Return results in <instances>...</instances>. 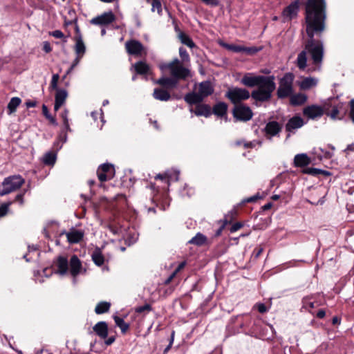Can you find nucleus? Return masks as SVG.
I'll return each mask as SVG.
<instances>
[{
  "label": "nucleus",
  "mask_w": 354,
  "mask_h": 354,
  "mask_svg": "<svg viewBox=\"0 0 354 354\" xmlns=\"http://www.w3.org/2000/svg\"><path fill=\"white\" fill-rule=\"evenodd\" d=\"M326 3L324 0H308L306 6V31L308 39L304 44V49L297 55L295 64L300 71L307 66V53L310 55L315 66L308 71H320L324 57L323 42L314 39L315 35H319L325 28Z\"/></svg>",
  "instance_id": "nucleus-1"
},
{
  "label": "nucleus",
  "mask_w": 354,
  "mask_h": 354,
  "mask_svg": "<svg viewBox=\"0 0 354 354\" xmlns=\"http://www.w3.org/2000/svg\"><path fill=\"white\" fill-rule=\"evenodd\" d=\"M274 80V75H255L248 73L241 78V83L248 87L258 86L252 91L251 97L257 102H264L271 99L272 93L276 88Z\"/></svg>",
  "instance_id": "nucleus-2"
},
{
  "label": "nucleus",
  "mask_w": 354,
  "mask_h": 354,
  "mask_svg": "<svg viewBox=\"0 0 354 354\" xmlns=\"http://www.w3.org/2000/svg\"><path fill=\"white\" fill-rule=\"evenodd\" d=\"M263 322L260 319L246 316L239 324V327L246 335L260 337L263 335Z\"/></svg>",
  "instance_id": "nucleus-3"
},
{
  "label": "nucleus",
  "mask_w": 354,
  "mask_h": 354,
  "mask_svg": "<svg viewBox=\"0 0 354 354\" xmlns=\"http://www.w3.org/2000/svg\"><path fill=\"white\" fill-rule=\"evenodd\" d=\"M161 68L169 70L171 76L175 78L178 82L179 80H185L191 76L190 71L184 67L178 58L163 65Z\"/></svg>",
  "instance_id": "nucleus-4"
},
{
  "label": "nucleus",
  "mask_w": 354,
  "mask_h": 354,
  "mask_svg": "<svg viewBox=\"0 0 354 354\" xmlns=\"http://www.w3.org/2000/svg\"><path fill=\"white\" fill-rule=\"evenodd\" d=\"M295 75L292 73H286L279 80V87L277 91V97L283 99L293 93V81Z\"/></svg>",
  "instance_id": "nucleus-5"
},
{
  "label": "nucleus",
  "mask_w": 354,
  "mask_h": 354,
  "mask_svg": "<svg viewBox=\"0 0 354 354\" xmlns=\"http://www.w3.org/2000/svg\"><path fill=\"white\" fill-rule=\"evenodd\" d=\"M24 183L25 180L20 175L6 177L2 182L3 189L0 190V196L7 195L19 189Z\"/></svg>",
  "instance_id": "nucleus-6"
},
{
  "label": "nucleus",
  "mask_w": 354,
  "mask_h": 354,
  "mask_svg": "<svg viewBox=\"0 0 354 354\" xmlns=\"http://www.w3.org/2000/svg\"><path fill=\"white\" fill-rule=\"evenodd\" d=\"M250 96L251 94L248 90L239 87L230 88L225 94V97L235 106L249 99Z\"/></svg>",
  "instance_id": "nucleus-7"
},
{
  "label": "nucleus",
  "mask_w": 354,
  "mask_h": 354,
  "mask_svg": "<svg viewBox=\"0 0 354 354\" xmlns=\"http://www.w3.org/2000/svg\"><path fill=\"white\" fill-rule=\"evenodd\" d=\"M232 115L236 121L247 122L252 118L253 113L249 106L240 104L234 106Z\"/></svg>",
  "instance_id": "nucleus-8"
},
{
  "label": "nucleus",
  "mask_w": 354,
  "mask_h": 354,
  "mask_svg": "<svg viewBox=\"0 0 354 354\" xmlns=\"http://www.w3.org/2000/svg\"><path fill=\"white\" fill-rule=\"evenodd\" d=\"M97 175L100 182H105L111 179L115 175L113 165L109 163L101 165L97 170Z\"/></svg>",
  "instance_id": "nucleus-9"
},
{
  "label": "nucleus",
  "mask_w": 354,
  "mask_h": 354,
  "mask_svg": "<svg viewBox=\"0 0 354 354\" xmlns=\"http://www.w3.org/2000/svg\"><path fill=\"white\" fill-rule=\"evenodd\" d=\"M115 19L114 14L111 12H106L101 15L93 18L90 23L97 26H106L111 24Z\"/></svg>",
  "instance_id": "nucleus-10"
},
{
  "label": "nucleus",
  "mask_w": 354,
  "mask_h": 354,
  "mask_svg": "<svg viewBox=\"0 0 354 354\" xmlns=\"http://www.w3.org/2000/svg\"><path fill=\"white\" fill-rule=\"evenodd\" d=\"M324 113L323 108L316 104L307 106L303 109L304 115L312 120L320 118Z\"/></svg>",
  "instance_id": "nucleus-11"
},
{
  "label": "nucleus",
  "mask_w": 354,
  "mask_h": 354,
  "mask_svg": "<svg viewBox=\"0 0 354 354\" xmlns=\"http://www.w3.org/2000/svg\"><path fill=\"white\" fill-rule=\"evenodd\" d=\"M282 129V126L277 121L268 122L264 129L265 136L267 139L271 140L272 137L278 135Z\"/></svg>",
  "instance_id": "nucleus-12"
},
{
  "label": "nucleus",
  "mask_w": 354,
  "mask_h": 354,
  "mask_svg": "<svg viewBox=\"0 0 354 354\" xmlns=\"http://www.w3.org/2000/svg\"><path fill=\"white\" fill-rule=\"evenodd\" d=\"M299 11V2L295 1L286 7L282 12L283 21H291L297 16Z\"/></svg>",
  "instance_id": "nucleus-13"
},
{
  "label": "nucleus",
  "mask_w": 354,
  "mask_h": 354,
  "mask_svg": "<svg viewBox=\"0 0 354 354\" xmlns=\"http://www.w3.org/2000/svg\"><path fill=\"white\" fill-rule=\"evenodd\" d=\"M304 124L303 119L300 116H293L288 120L286 124V131L288 132L287 138L290 136L291 133H294L297 129L301 128Z\"/></svg>",
  "instance_id": "nucleus-14"
},
{
  "label": "nucleus",
  "mask_w": 354,
  "mask_h": 354,
  "mask_svg": "<svg viewBox=\"0 0 354 354\" xmlns=\"http://www.w3.org/2000/svg\"><path fill=\"white\" fill-rule=\"evenodd\" d=\"M125 48L129 55L136 56L141 55L144 49V46L141 42L134 39L127 41L125 44Z\"/></svg>",
  "instance_id": "nucleus-15"
},
{
  "label": "nucleus",
  "mask_w": 354,
  "mask_h": 354,
  "mask_svg": "<svg viewBox=\"0 0 354 354\" xmlns=\"http://www.w3.org/2000/svg\"><path fill=\"white\" fill-rule=\"evenodd\" d=\"M189 111L194 113V114L197 116H204L205 118L209 117L212 114L210 106L201 103L196 105L194 109L193 108H190Z\"/></svg>",
  "instance_id": "nucleus-16"
},
{
  "label": "nucleus",
  "mask_w": 354,
  "mask_h": 354,
  "mask_svg": "<svg viewBox=\"0 0 354 354\" xmlns=\"http://www.w3.org/2000/svg\"><path fill=\"white\" fill-rule=\"evenodd\" d=\"M70 273L75 278L80 272L82 268V262L77 255L74 254L70 259Z\"/></svg>",
  "instance_id": "nucleus-17"
},
{
  "label": "nucleus",
  "mask_w": 354,
  "mask_h": 354,
  "mask_svg": "<svg viewBox=\"0 0 354 354\" xmlns=\"http://www.w3.org/2000/svg\"><path fill=\"white\" fill-rule=\"evenodd\" d=\"M198 92L205 99L214 93V88L209 81H204L199 84Z\"/></svg>",
  "instance_id": "nucleus-18"
},
{
  "label": "nucleus",
  "mask_w": 354,
  "mask_h": 354,
  "mask_svg": "<svg viewBox=\"0 0 354 354\" xmlns=\"http://www.w3.org/2000/svg\"><path fill=\"white\" fill-rule=\"evenodd\" d=\"M68 241L71 244L79 243L84 237V232L82 230L71 229L66 232Z\"/></svg>",
  "instance_id": "nucleus-19"
},
{
  "label": "nucleus",
  "mask_w": 354,
  "mask_h": 354,
  "mask_svg": "<svg viewBox=\"0 0 354 354\" xmlns=\"http://www.w3.org/2000/svg\"><path fill=\"white\" fill-rule=\"evenodd\" d=\"M318 79L316 77H306L298 83V85L301 90H308L315 87L318 84Z\"/></svg>",
  "instance_id": "nucleus-20"
},
{
  "label": "nucleus",
  "mask_w": 354,
  "mask_h": 354,
  "mask_svg": "<svg viewBox=\"0 0 354 354\" xmlns=\"http://www.w3.org/2000/svg\"><path fill=\"white\" fill-rule=\"evenodd\" d=\"M56 266L57 268V273L64 275L67 273L68 270V262L66 257L59 256L57 257Z\"/></svg>",
  "instance_id": "nucleus-21"
},
{
  "label": "nucleus",
  "mask_w": 354,
  "mask_h": 354,
  "mask_svg": "<svg viewBox=\"0 0 354 354\" xmlns=\"http://www.w3.org/2000/svg\"><path fill=\"white\" fill-rule=\"evenodd\" d=\"M95 333L102 339L108 336V326L105 322H99L93 326Z\"/></svg>",
  "instance_id": "nucleus-22"
},
{
  "label": "nucleus",
  "mask_w": 354,
  "mask_h": 354,
  "mask_svg": "<svg viewBox=\"0 0 354 354\" xmlns=\"http://www.w3.org/2000/svg\"><path fill=\"white\" fill-rule=\"evenodd\" d=\"M203 98L201 96V95L198 93L190 92L187 93L184 96V100L189 104H198L203 101Z\"/></svg>",
  "instance_id": "nucleus-23"
},
{
  "label": "nucleus",
  "mask_w": 354,
  "mask_h": 354,
  "mask_svg": "<svg viewBox=\"0 0 354 354\" xmlns=\"http://www.w3.org/2000/svg\"><path fill=\"white\" fill-rule=\"evenodd\" d=\"M156 84L167 88H173L176 87L178 82L172 77H162L156 81Z\"/></svg>",
  "instance_id": "nucleus-24"
},
{
  "label": "nucleus",
  "mask_w": 354,
  "mask_h": 354,
  "mask_svg": "<svg viewBox=\"0 0 354 354\" xmlns=\"http://www.w3.org/2000/svg\"><path fill=\"white\" fill-rule=\"evenodd\" d=\"M227 104L225 102H220L216 103L212 109V112L214 115L218 117H223L227 114Z\"/></svg>",
  "instance_id": "nucleus-25"
},
{
  "label": "nucleus",
  "mask_w": 354,
  "mask_h": 354,
  "mask_svg": "<svg viewBox=\"0 0 354 354\" xmlns=\"http://www.w3.org/2000/svg\"><path fill=\"white\" fill-rule=\"evenodd\" d=\"M153 96L156 100H160V101H168L171 98V95L169 93L160 88H156L153 90Z\"/></svg>",
  "instance_id": "nucleus-26"
},
{
  "label": "nucleus",
  "mask_w": 354,
  "mask_h": 354,
  "mask_svg": "<svg viewBox=\"0 0 354 354\" xmlns=\"http://www.w3.org/2000/svg\"><path fill=\"white\" fill-rule=\"evenodd\" d=\"M290 97V104L293 106L301 105L307 100V96L304 93L292 94Z\"/></svg>",
  "instance_id": "nucleus-27"
},
{
  "label": "nucleus",
  "mask_w": 354,
  "mask_h": 354,
  "mask_svg": "<svg viewBox=\"0 0 354 354\" xmlns=\"http://www.w3.org/2000/svg\"><path fill=\"white\" fill-rule=\"evenodd\" d=\"M294 163L297 167H305L309 165L310 159L305 153L297 154L295 156Z\"/></svg>",
  "instance_id": "nucleus-28"
},
{
  "label": "nucleus",
  "mask_w": 354,
  "mask_h": 354,
  "mask_svg": "<svg viewBox=\"0 0 354 354\" xmlns=\"http://www.w3.org/2000/svg\"><path fill=\"white\" fill-rule=\"evenodd\" d=\"M92 260L94 263L97 266H101L104 263V257L102 253L101 250L97 248L92 253Z\"/></svg>",
  "instance_id": "nucleus-29"
},
{
  "label": "nucleus",
  "mask_w": 354,
  "mask_h": 354,
  "mask_svg": "<svg viewBox=\"0 0 354 354\" xmlns=\"http://www.w3.org/2000/svg\"><path fill=\"white\" fill-rule=\"evenodd\" d=\"M133 68L137 74L139 75H146L148 73L149 71V65L142 61H139L133 65Z\"/></svg>",
  "instance_id": "nucleus-30"
},
{
  "label": "nucleus",
  "mask_w": 354,
  "mask_h": 354,
  "mask_svg": "<svg viewBox=\"0 0 354 354\" xmlns=\"http://www.w3.org/2000/svg\"><path fill=\"white\" fill-rule=\"evenodd\" d=\"M75 51L77 56L82 57L86 51V47L84 44L82 37H79L78 38H75Z\"/></svg>",
  "instance_id": "nucleus-31"
},
{
  "label": "nucleus",
  "mask_w": 354,
  "mask_h": 354,
  "mask_svg": "<svg viewBox=\"0 0 354 354\" xmlns=\"http://www.w3.org/2000/svg\"><path fill=\"white\" fill-rule=\"evenodd\" d=\"M21 103V100L19 97H12L7 106L8 113L9 115H10V114L15 113L17 110V108L20 105Z\"/></svg>",
  "instance_id": "nucleus-32"
},
{
  "label": "nucleus",
  "mask_w": 354,
  "mask_h": 354,
  "mask_svg": "<svg viewBox=\"0 0 354 354\" xmlns=\"http://www.w3.org/2000/svg\"><path fill=\"white\" fill-rule=\"evenodd\" d=\"M178 38L180 39L182 44L186 45L190 48H193L196 46L194 42L191 37L183 32H180L178 34Z\"/></svg>",
  "instance_id": "nucleus-33"
},
{
  "label": "nucleus",
  "mask_w": 354,
  "mask_h": 354,
  "mask_svg": "<svg viewBox=\"0 0 354 354\" xmlns=\"http://www.w3.org/2000/svg\"><path fill=\"white\" fill-rule=\"evenodd\" d=\"M67 96L68 93L65 89H57L55 97V102L63 105L67 98Z\"/></svg>",
  "instance_id": "nucleus-34"
},
{
  "label": "nucleus",
  "mask_w": 354,
  "mask_h": 354,
  "mask_svg": "<svg viewBox=\"0 0 354 354\" xmlns=\"http://www.w3.org/2000/svg\"><path fill=\"white\" fill-rule=\"evenodd\" d=\"M111 304L107 301H101L97 304L95 308V313L97 315L108 312L110 309Z\"/></svg>",
  "instance_id": "nucleus-35"
},
{
  "label": "nucleus",
  "mask_w": 354,
  "mask_h": 354,
  "mask_svg": "<svg viewBox=\"0 0 354 354\" xmlns=\"http://www.w3.org/2000/svg\"><path fill=\"white\" fill-rule=\"evenodd\" d=\"M207 241V237L203 234L198 232L194 236L191 240L189 241V243L194 244L198 246L203 245Z\"/></svg>",
  "instance_id": "nucleus-36"
},
{
  "label": "nucleus",
  "mask_w": 354,
  "mask_h": 354,
  "mask_svg": "<svg viewBox=\"0 0 354 354\" xmlns=\"http://www.w3.org/2000/svg\"><path fill=\"white\" fill-rule=\"evenodd\" d=\"M313 296H307L302 299V308L310 312L311 309L315 308V302L312 301Z\"/></svg>",
  "instance_id": "nucleus-37"
},
{
  "label": "nucleus",
  "mask_w": 354,
  "mask_h": 354,
  "mask_svg": "<svg viewBox=\"0 0 354 354\" xmlns=\"http://www.w3.org/2000/svg\"><path fill=\"white\" fill-rule=\"evenodd\" d=\"M114 320L115 324L121 329V331L126 333L129 328V324L126 323L122 318L117 316L114 317Z\"/></svg>",
  "instance_id": "nucleus-38"
},
{
  "label": "nucleus",
  "mask_w": 354,
  "mask_h": 354,
  "mask_svg": "<svg viewBox=\"0 0 354 354\" xmlns=\"http://www.w3.org/2000/svg\"><path fill=\"white\" fill-rule=\"evenodd\" d=\"M179 178V171L177 170L167 171H166V179L167 180L168 184L170 181H177Z\"/></svg>",
  "instance_id": "nucleus-39"
},
{
  "label": "nucleus",
  "mask_w": 354,
  "mask_h": 354,
  "mask_svg": "<svg viewBox=\"0 0 354 354\" xmlns=\"http://www.w3.org/2000/svg\"><path fill=\"white\" fill-rule=\"evenodd\" d=\"M42 113H43L44 115L50 121V122L52 124H53L55 126H57L58 124L55 118L53 117L50 114L48 107L45 104H43V106H42Z\"/></svg>",
  "instance_id": "nucleus-40"
},
{
  "label": "nucleus",
  "mask_w": 354,
  "mask_h": 354,
  "mask_svg": "<svg viewBox=\"0 0 354 354\" xmlns=\"http://www.w3.org/2000/svg\"><path fill=\"white\" fill-rule=\"evenodd\" d=\"M67 131H66V129L61 131V132L59 133V134L58 136L57 141L55 142V145H57L59 144V142H62L61 145L59 146V149L62 148V145L67 141V139H68Z\"/></svg>",
  "instance_id": "nucleus-41"
},
{
  "label": "nucleus",
  "mask_w": 354,
  "mask_h": 354,
  "mask_svg": "<svg viewBox=\"0 0 354 354\" xmlns=\"http://www.w3.org/2000/svg\"><path fill=\"white\" fill-rule=\"evenodd\" d=\"M56 160V155L52 152H48L44 157V162L46 165H53Z\"/></svg>",
  "instance_id": "nucleus-42"
},
{
  "label": "nucleus",
  "mask_w": 354,
  "mask_h": 354,
  "mask_svg": "<svg viewBox=\"0 0 354 354\" xmlns=\"http://www.w3.org/2000/svg\"><path fill=\"white\" fill-rule=\"evenodd\" d=\"M68 111L67 109H64L62 113H61V117L63 120L64 129H66V131H71V129L70 128L68 118Z\"/></svg>",
  "instance_id": "nucleus-43"
},
{
  "label": "nucleus",
  "mask_w": 354,
  "mask_h": 354,
  "mask_svg": "<svg viewBox=\"0 0 354 354\" xmlns=\"http://www.w3.org/2000/svg\"><path fill=\"white\" fill-rule=\"evenodd\" d=\"M261 49V48H257L255 46H252V47L243 46V53H245L247 55H252L256 54L259 51H260Z\"/></svg>",
  "instance_id": "nucleus-44"
},
{
  "label": "nucleus",
  "mask_w": 354,
  "mask_h": 354,
  "mask_svg": "<svg viewBox=\"0 0 354 354\" xmlns=\"http://www.w3.org/2000/svg\"><path fill=\"white\" fill-rule=\"evenodd\" d=\"M151 6V10L153 12L156 10L158 14H160L162 12V5L159 0L152 1Z\"/></svg>",
  "instance_id": "nucleus-45"
},
{
  "label": "nucleus",
  "mask_w": 354,
  "mask_h": 354,
  "mask_svg": "<svg viewBox=\"0 0 354 354\" xmlns=\"http://www.w3.org/2000/svg\"><path fill=\"white\" fill-rule=\"evenodd\" d=\"M59 79V74H54L52 77L50 87L53 90L59 89L57 88V83Z\"/></svg>",
  "instance_id": "nucleus-46"
},
{
  "label": "nucleus",
  "mask_w": 354,
  "mask_h": 354,
  "mask_svg": "<svg viewBox=\"0 0 354 354\" xmlns=\"http://www.w3.org/2000/svg\"><path fill=\"white\" fill-rule=\"evenodd\" d=\"M12 203V202L10 201V202L3 203L0 206V217H2L7 214V212L8 211V208Z\"/></svg>",
  "instance_id": "nucleus-47"
},
{
  "label": "nucleus",
  "mask_w": 354,
  "mask_h": 354,
  "mask_svg": "<svg viewBox=\"0 0 354 354\" xmlns=\"http://www.w3.org/2000/svg\"><path fill=\"white\" fill-rule=\"evenodd\" d=\"M49 34H50V35L54 37L55 38L64 39V41L66 42V37H64V33L59 30H56L50 32Z\"/></svg>",
  "instance_id": "nucleus-48"
},
{
  "label": "nucleus",
  "mask_w": 354,
  "mask_h": 354,
  "mask_svg": "<svg viewBox=\"0 0 354 354\" xmlns=\"http://www.w3.org/2000/svg\"><path fill=\"white\" fill-rule=\"evenodd\" d=\"M339 113L338 107L334 106L332 110L330 111L328 109H326V114L329 115L331 118L335 119Z\"/></svg>",
  "instance_id": "nucleus-49"
},
{
  "label": "nucleus",
  "mask_w": 354,
  "mask_h": 354,
  "mask_svg": "<svg viewBox=\"0 0 354 354\" xmlns=\"http://www.w3.org/2000/svg\"><path fill=\"white\" fill-rule=\"evenodd\" d=\"M226 47L228 50H230L234 53H243V46L240 45H226Z\"/></svg>",
  "instance_id": "nucleus-50"
},
{
  "label": "nucleus",
  "mask_w": 354,
  "mask_h": 354,
  "mask_svg": "<svg viewBox=\"0 0 354 354\" xmlns=\"http://www.w3.org/2000/svg\"><path fill=\"white\" fill-rule=\"evenodd\" d=\"M151 306L149 304H146L144 306L137 307L136 308V312L138 313H142L145 311H151Z\"/></svg>",
  "instance_id": "nucleus-51"
},
{
  "label": "nucleus",
  "mask_w": 354,
  "mask_h": 354,
  "mask_svg": "<svg viewBox=\"0 0 354 354\" xmlns=\"http://www.w3.org/2000/svg\"><path fill=\"white\" fill-rule=\"evenodd\" d=\"M179 54L183 61L186 62L189 59V55L184 48L180 47L179 48Z\"/></svg>",
  "instance_id": "nucleus-52"
},
{
  "label": "nucleus",
  "mask_w": 354,
  "mask_h": 354,
  "mask_svg": "<svg viewBox=\"0 0 354 354\" xmlns=\"http://www.w3.org/2000/svg\"><path fill=\"white\" fill-rule=\"evenodd\" d=\"M243 226V224L241 222H236L234 223L231 228H230V232L233 233L236 231H238L239 229H241Z\"/></svg>",
  "instance_id": "nucleus-53"
},
{
  "label": "nucleus",
  "mask_w": 354,
  "mask_h": 354,
  "mask_svg": "<svg viewBox=\"0 0 354 354\" xmlns=\"http://www.w3.org/2000/svg\"><path fill=\"white\" fill-rule=\"evenodd\" d=\"M263 248L261 247H257L254 249L252 256L254 257V259H257L263 252Z\"/></svg>",
  "instance_id": "nucleus-54"
},
{
  "label": "nucleus",
  "mask_w": 354,
  "mask_h": 354,
  "mask_svg": "<svg viewBox=\"0 0 354 354\" xmlns=\"http://www.w3.org/2000/svg\"><path fill=\"white\" fill-rule=\"evenodd\" d=\"M349 116H350L351 120L353 121V122H354V99H352L350 101Z\"/></svg>",
  "instance_id": "nucleus-55"
},
{
  "label": "nucleus",
  "mask_w": 354,
  "mask_h": 354,
  "mask_svg": "<svg viewBox=\"0 0 354 354\" xmlns=\"http://www.w3.org/2000/svg\"><path fill=\"white\" fill-rule=\"evenodd\" d=\"M77 23V18L74 17L73 19H71L70 20H67L66 18L64 19V25L65 27L68 26L75 25Z\"/></svg>",
  "instance_id": "nucleus-56"
},
{
  "label": "nucleus",
  "mask_w": 354,
  "mask_h": 354,
  "mask_svg": "<svg viewBox=\"0 0 354 354\" xmlns=\"http://www.w3.org/2000/svg\"><path fill=\"white\" fill-rule=\"evenodd\" d=\"M174 333L175 332L174 331H172L171 334V338H170V341H169V345L165 348L164 350V354L167 353L171 348V346H172V344L174 342Z\"/></svg>",
  "instance_id": "nucleus-57"
},
{
  "label": "nucleus",
  "mask_w": 354,
  "mask_h": 354,
  "mask_svg": "<svg viewBox=\"0 0 354 354\" xmlns=\"http://www.w3.org/2000/svg\"><path fill=\"white\" fill-rule=\"evenodd\" d=\"M257 310L261 313H264L267 312L268 309L267 307L264 304L260 303L257 305Z\"/></svg>",
  "instance_id": "nucleus-58"
},
{
  "label": "nucleus",
  "mask_w": 354,
  "mask_h": 354,
  "mask_svg": "<svg viewBox=\"0 0 354 354\" xmlns=\"http://www.w3.org/2000/svg\"><path fill=\"white\" fill-rule=\"evenodd\" d=\"M24 193H21L15 196V201L18 202L21 205L24 204Z\"/></svg>",
  "instance_id": "nucleus-59"
},
{
  "label": "nucleus",
  "mask_w": 354,
  "mask_h": 354,
  "mask_svg": "<svg viewBox=\"0 0 354 354\" xmlns=\"http://www.w3.org/2000/svg\"><path fill=\"white\" fill-rule=\"evenodd\" d=\"M43 50L46 53H50L52 50V48L50 46V44L48 41H44L43 45Z\"/></svg>",
  "instance_id": "nucleus-60"
},
{
  "label": "nucleus",
  "mask_w": 354,
  "mask_h": 354,
  "mask_svg": "<svg viewBox=\"0 0 354 354\" xmlns=\"http://www.w3.org/2000/svg\"><path fill=\"white\" fill-rule=\"evenodd\" d=\"M201 1L206 5L216 6L218 4V1L217 0H201Z\"/></svg>",
  "instance_id": "nucleus-61"
},
{
  "label": "nucleus",
  "mask_w": 354,
  "mask_h": 354,
  "mask_svg": "<svg viewBox=\"0 0 354 354\" xmlns=\"http://www.w3.org/2000/svg\"><path fill=\"white\" fill-rule=\"evenodd\" d=\"M74 26H75V31L76 33L75 39L78 38L79 37H82L77 23L76 24H75Z\"/></svg>",
  "instance_id": "nucleus-62"
},
{
  "label": "nucleus",
  "mask_w": 354,
  "mask_h": 354,
  "mask_svg": "<svg viewBox=\"0 0 354 354\" xmlns=\"http://www.w3.org/2000/svg\"><path fill=\"white\" fill-rule=\"evenodd\" d=\"M36 105H37L36 101L28 100V101L26 102V106H27V108L35 107V106H36Z\"/></svg>",
  "instance_id": "nucleus-63"
},
{
  "label": "nucleus",
  "mask_w": 354,
  "mask_h": 354,
  "mask_svg": "<svg viewBox=\"0 0 354 354\" xmlns=\"http://www.w3.org/2000/svg\"><path fill=\"white\" fill-rule=\"evenodd\" d=\"M115 337L111 336L107 339L105 340V344L107 346H109V345L112 344L115 342Z\"/></svg>",
  "instance_id": "nucleus-64"
}]
</instances>
